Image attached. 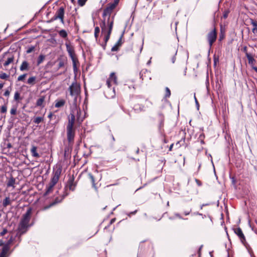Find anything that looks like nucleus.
Masks as SVG:
<instances>
[{
	"mask_svg": "<svg viewBox=\"0 0 257 257\" xmlns=\"http://www.w3.org/2000/svg\"><path fill=\"white\" fill-rule=\"evenodd\" d=\"M117 0L114 1L113 3L108 4L103 10V20L100 23V26L102 33L105 35L104 38V44L102 45L104 49H105L107 42L109 39L112 32L114 16L111 17V14L117 5Z\"/></svg>",
	"mask_w": 257,
	"mask_h": 257,
	"instance_id": "f257e3e1",
	"label": "nucleus"
},
{
	"mask_svg": "<svg viewBox=\"0 0 257 257\" xmlns=\"http://www.w3.org/2000/svg\"><path fill=\"white\" fill-rule=\"evenodd\" d=\"M62 172V168L60 167H57L53 173V177H52L50 182L47 188L46 191L44 195H48L53 190L54 186L59 181L60 176Z\"/></svg>",
	"mask_w": 257,
	"mask_h": 257,
	"instance_id": "f03ea898",
	"label": "nucleus"
},
{
	"mask_svg": "<svg viewBox=\"0 0 257 257\" xmlns=\"http://www.w3.org/2000/svg\"><path fill=\"white\" fill-rule=\"evenodd\" d=\"M75 113L76 114V121L79 124H80L83 119L80 118L81 111L80 109L76 108L71 111L68 116V121L67 126H74L75 121Z\"/></svg>",
	"mask_w": 257,
	"mask_h": 257,
	"instance_id": "7ed1b4c3",
	"label": "nucleus"
},
{
	"mask_svg": "<svg viewBox=\"0 0 257 257\" xmlns=\"http://www.w3.org/2000/svg\"><path fill=\"white\" fill-rule=\"evenodd\" d=\"M65 45L69 56L72 61L73 71L74 72H77V67L78 66H79L80 64L77 56L75 53L74 47L68 43H66Z\"/></svg>",
	"mask_w": 257,
	"mask_h": 257,
	"instance_id": "20e7f679",
	"label": "nucleus"
},
{
	"mask_svg": "<svg viewBox=\"0 0 257 257\" xmlns=\"http://www.w3.org/2000/svg\"><path fill=\"white\" fill-rule=\"evenodd\" d=\"M12 240V238L6 243H4L3 241L0 242V246H2L1 252L0 253V257H8L10 255V245Z\"/></svg>",
	"mask_w": 257,
	"mask_h": 257,
	"instance_id": "39448f33",
	"label": "nucleus"
},
{
	"mask_svg": "<svg viewBox=\"0 0 257 257\" xmlns=\"http://www.w3.org/2000/svg\"><path fill=\"white\" fill-rule=\"evenodd\" d=\"M64 14H65V7L63 6L60 7L56 12L55 15L51 19V21H55L58 19L60 20V22L62 24H64Z\"/></svg>",
	"mask_w": 257,
	"mask_h": 257,
	"instance_id": "423d86ee",
	"label": "nucleus"
},
{
	"mask_svg": "<svg viewBox=\"0 0 257 257\" xmlns=\"http://www.w3.org/2000/svg\"><path fill=\"white\" fill-rule=\"evenodd\" d=\"M69 90L70 95L72 96H74L75 99H76L78 95L80 93V86L76 81H74L69 86Z\"/></svg>",
	"mask_w": 257,
	"mask_h": 257,
	"instance_id": "0eeeda50",
	"label": "nucleus"
},
{
	"mask_svg": "<svg viewBox=\"0 0 257 257\" xmlns=\"http://www.w3.org/2000/svg\"><path fill=\"white\" fill-rule=\"evenodd\" d=\"M217 36V32L215 28L210 31L206 36V39L208 42L209 48H211L213 43L216 41Z\"/></svg>",
	"mask_w": 257,
	"mask_h": 257,
	"instance_id": "6e6552de",
	"label": "nucleus"
},
{
	"mask_svg": "<svg viewBox=\"0 0 257 257\" xmlns=\"http://www.w3.org/2000/svg\"><path fill=\"white\" fill-rule=\"evenodd\" d=\"M234 233L238 236L239 239L243 245L247 249H249L250 246L247 243L246 239L244 234L243 233L240 227H238L234 229Z\"/></svg>",
	"mask_w": 257,
	"mask_h": 257,
	"instance_id": "1a4fd4ad",
	"label": "nucleus"
},
{
	"mask_svg": "<svg viewBox=\"0 0 257 257\" xmlns=\"http://www.w3.org/2000/svg\"><path fill=\"white\" fill-rule=\"evenodd\" d=\"M76 186V183L74 182V176H70L68 179L67 184L65 187V191L64 193H66V192H68L67 189H68L69 190L74 191L75 189V187Z\"/></svg>",
	"mask_w": 257,
	"mask_h": 257,
	"instance_id": "9d476101",
	"label": "nucleus"
},
{
	"mask_svg": "<svg viewBox=\"0 0 257 257\" xmlns=\"http://www.w3.org/2000/svg\"><path fill=\"white\" fill-rule=\"evenodd\" d=\"M66 131L68 141L69 143L73 142L75 135V127L67 126Z\"/></svg>",
	"mask_w": 257,
	"mask_h": 257,
	"instance_id": "9b49d317",
	"label": "nucleus"
},
{
	"mask_svg": "<svg viewBox=\"0 0 257 257\" xmlns=\"http://www.w3.org/2000/svg\"><path fill=\"white\" fill-rule=\"evenodd\" d=\"M69 194L68 192H66V193H64L62 196L57 197L55 198L54 200L50 204L47 206H45L44 207V210L48 209L50 207L56 205L58 203H59L62 201L64 198L67 196Z\"/></svg>",
	"mask_w": 257,
	"mask_h": 257,
	"instance_id": "f8f14e48",
	"label": "nucleus"
},
{
	"mask_svg": "<svg viewBox=\"0 0 257 257\" xmlns=\"http://www.w3.org/2000/svg\"><path fill=\"white\" fill-rule=\"evenodd\" d=\"M28 227L29 224L20 222L19 224L17 236L20 238L23 234L27 231Z\"/></svg>",
	"mask_w": 257,
	"mask_h": 257,
	"instance_id": "ddd939ff",
	"label": "nucleus"
},
{
	"mask_svg": "<svg viewBox=\"0 0 257 257\" xmlns=\"http://www.w3.org/2000/svg\"><path fill=\"white\" fill-rule=\"evenodd\" d=\"M155 120L158 121V128L160 131H162L163 130L164 125V116L162 113H159L157 115Z\"/></svg>",
	"mask_w": 257,
	"mask_h": 257,
	"instance_id": "4468645a",
	"label": "nucleus"
},
{
	"mask_svg": "<svg viewBox=\"0 0 257 257\" xmlns=\"http://www.w3.org/2000/svg\"><path fill=\"white\" fill-rule=\"evenodd\" d=\"M32 209L29 208L22 217L20 222L29 224L31 219Z\"/></svg>",
	"mask_w": 257,
	"mask_h": 257,
	"instance_id": "2eb2a0df",
	"label": "nucleus"
},
{
	"mask_svg": "<svg viewBox=\"0 0 257 257\" xmlns=\"http://www.w3.org/2000/svg\"><path fill=\"white\" fill-rule=\"evenodd\" d=\"M150 75L151 72L147 69H142L140 72V78L142 79V80H151V77Z\"/></svg>",
	"mask_w": 257,
	"mask_h": 257,
	"instance_id": "dca6fc26",
	"label": "nucleus"
},
{
	"mask_svg": "<svg viewBox=\"0 0 257 257\" xmlns=\"http://www.w3.org/2000/svg\"><path fill=\"white\" fill-rule=\"evenodd\" d=\"M123 37V34H122L116 42V43L111 48V51L115 52L118 50L119 48L121 46L123 42H122V38Z\"/></svg>",
	"mask_w": 257,
	"mask_h": 257,
	"instance_id": "f3484780",
	"label": "nucleus"
},
{
	"mask_svg": "<svg viewBox=\"0 0 257 257\" xmlns=\"http://www.w3.org/2000/svg\"><path fill=\"white\" fill-rule=\"evenodd\" d=\"M246 58H247L248 64L251 66L252 69H253V67H255L254 65L256 60L254 59L251 54L249 53H246Z\"/></svg>",
	"mask_w": 257,
	"mask_h": 257,
	"instance_id": "a211bd4d",
	"label": "nucleus"
},
{
	"mask_svg": "<svg viewBox=\"0 0 257 257\" xmlns=\"http://www.w3.org/2000/svg\"><path fill=\"white\" fill-rule=\"evenodd\" d=\"M20 69L21 71H26V70H29V63L26 61H24L20 68Z\"/></svg>",
	"mask_w": 257,
	"mask_h": 257,
	"instance_id": "6ab92c4d",
	"label": "nucleus"
},
{
	"mask_svg": "<svg viewBox=\"0 0 257 257\" xmlns=\"http://www.w3.org/2000/svg\"><path fill=\"white\" fill-rule=\"evenodd\" d=\"M88 176L92 184L93 188L95 189V190L96 192H98V188L96 187V184L95 183V179H94V176L91 173H89L88 174Z\"/></svg>",
	"mask_w": 257,
	"mask_h": 257,
	"instance_id": "aec40b11",
	"label": "nucleus"
},
{
	"mask_svg": "<svg viewBox=\"0 0 257 257\" xmlns=\"http://www.w3.org/2000/svg\"><path fill=\"white\" fill-rule=\"evenodd\" d=\"M250 24L253 26V29L252 30V33L255 35H257V22L252 19H250Z\"/></svg>",
	"mask_w": 257,
	"mask_h": 257,
	"instance_id": "412c9836",
	"label": "nucleus"
},
{
	"mask_svg": "<svg viewBox=\"0 0 257 257\" xmlns=\"http://www.w3.org/2000/svg\"><path fill=\"white\" fill-rule=\"evenodd\" d=\"M12 202L9 197H6L3 201V206L4 207H6L7 206L11 205Z\"/></svg>",
	"mask_w": 257,
	"mask_h": 257,
	"instance_id": "4be33fe9",
	"label": "nucleus"
},
{
	"mask_svg": "<svg viewBox=\"0 0 257 257\" xmlns=\"http://www.w3.org/2000/svg\"><path fill=\"white\" fill-rule=\"evenodd\" d=\"M37 147L33 146L31 149V152L32 153V155L33 157H35V158H39V157H40V155L37 152Z\"/></svg>",
	"mask_w": 257,
	"mask_h": 257,
	"instance_id": "5701e85b",
	"label": "nucleus"
},
{
	"mask_svg": "<svg viewBox=\"0 0 257 257\" xmlns=\"http://www.w3.org/2000/svg\"><path fill=\"white\" fill-rule=\"evenodd\" d=\"M45 101V96H43L39 98L36 102V106L43 107L44 106L43 105Z\"/></svg>",
	"mask_w": 257,
	"mask_h": 257,
	"instance_id": "b1692460",
	"label": "nucleus"
},
{
	"mask_svg": "<svg viewBox=\"0 0 257 257\" xmlns=\"http://www.w3.org/2000/svg\"><path fill=\"white\" fill-rule=\"evenodd\" d=\"M108 78L111 81V82L113 83H114L115 84H117V77L114 72L111 73L110 74L109 77Z\"/></svg>",
	"mask_w": 257,
	"mask_h": 257,
	"instance_id": "393cba45",
	"label": "nucleus"
},
{
	"mask_svg": "<svg viewBox=\"0 0 257 257\" xmlns=\"http://www.w3.org/2000/svg\"><path fill=\"white\" fill-rule=\"evenodd\" d=\"M134 109L135 110L138 111H144L145 110V106L144 105L141 104H136L134 105Z\"/></svg>",
	"mask_w": 257,
	"mask_h": 257,
	"instance_id": "a878e982",
	"label": "nucleus"
},
{
	"mask_svg": "<svg viewBox=\"0 0 257 257\" xmlns=\"http://www.w3.org/2000/svg\"><path fill=\"white\" fill-rule=\"evenodd\" d=\"M22 99V98L20 96V93L18 91L15 92L14 95V100L17 102H20Z\"/></svg>",
	"mask_w": 257,
	"mask_h": 257,
	"instance_id": "bb28decb",
	"label": "nucleus"
},
{
	"mask_svg": "<svg viewBox=\"0 0 257 257\" xmlns=\"http://www.w3.org/2000/svg\"><path fill=\"white\" fill-rule=\"evenodd\" d=\"M65 103V101L63 99H61V100L57 101L56 102V103L55 104V106L56 107L59 108V107L64 106Z\"/></svg>",
	"mask_w": 257,
	"mask_h": 257,
	"instance_id": "cd10ccee",
	"label": "nucleus"
},
{
	"mask_svg": "<svg viewBox=\"0 0 257 257\" xmlns=\"http://www.w3.org/2000/svg\"><path fill=\"white\" fill-rule=\"evenodd\" d=\"M15 184V179L12 177L8 181V182L7 183V186L8 187H13V188H14Z\"/></svg>",
	"mask_w": 257,
	"mask_h": 257,
	"instance_id": "c85d7f7f",
	"label": "nucleus"
},
{
	"mask_svg": "<svg viewBox=\"0 0 257 257\" xmlns=\"http://www.w3.org/2000/svg\"><path fill=\"white\" fill-rule=\"evenodd\" d=\"M44 121V117L42 116H38L34 118L33 122L36 124H39Z\"/></svg>",
	"mask_w": 257,
	"mask_h": 257,
	"instance_id": "c756f323",
	"label": "nucleus"
},
{
	"mask_svg": "<svg viewBox=\"0 0 257 257\" xmlns=\"http://www.w3.org/2000/svg\"><path fill=\"white\" fill-rule=\"evenodd\" d=\"M59 36L63 38H66L67 37V33L65 30H61L59 32Z\"/></svg>",
	"mask_w": 257,
	"mask_h": 257,
	"instance_id": "7c9ffc66",
	"label": "nucleus"
},
{
	"mask_svg": "<svg viewBox=\"0 0 257 257\" xmlns=\"http://www.w3.org/2000/svg\"><path fill=\"white\" fill-rule=\"evenodd\" d=\"M14 56H11L8 58L7 60L4 63V66H8L10 63H12L14 61Z\"/></svg>",
	"mask_w": 257,
	"mask_h": 257,
	"instance_id": "2f4dec72",
	"label": "nucleus"
},
{
	"mask_svg": "<svg viewBox=\"0 0 257 257\" xmlns=\"http://www.w3.org/2000/svg\"><path fill=\"white\" fill-rule=\"evenodd\" d=\"M36 77L34 76L30 77L27 81V83L31 85H34L35 84Z\"/></svg>",
	"mask_w": 257,
	"mask_h": 257,
	"instance_id": "473e14b6",
	"label": "nucleus"
},
{
	"mask_svg": "<svg viewBox=\"0 0 257 257\" xmlns=\"http://www.w3.org/2000/svg\"><path fill=\"white\" fill-rule=\"evenodd\" d=\"M45 56L44 55H40L37 60V65H39L40 64H41L44 60L45 59Z\"/></svg>",
	"mask_w": 257,
	"mask_h": 257,
	"instance_id": "72a5a7b5",
	"label": "nucleus"
},
{
	"mask_svg": "<svg viewBox=\"0 0 257 257\" xmlns=\"http://www.w3.org/2000/svg\"><path fill=\"white\" fill-rule=\"evenodd\" d=\"M171 95V91L170 89L168 87L165 88V98H169L170 97Z\"/></svg>",
	"mask_w": 257,
	"mask_h": 257,
	"instance_id": "f704fd0d",
	"label": "nucleus"
},
{
	"mask_svg": "<svg viewBox=\"0 0 257 257\" xmlns=\"http://www.w3.org/2000/svg\"><path fill=\"white\" fill-rule=\"evenodd\" d=\"M205 138V135L203 133L200 135L198 140L200 142L201 144H204L205 142L204 141V139Z\"/></svg>",
	"mask_w": 257,
	"mask_h": 257,
	"instance_id": "c9c22d12",
	"label": "nucleus"
},
{
	"mask_svg": "<svg viewBox=\"0 0 257 257\" xmlns=\"http://www.w3.org/2000/svg\"><path fill=\"white\" fill-rule=\"evenodd\" d=\"M27 76V74H24L19 76L18 78V81H23L25 80L26 77Z\"/></svg>",
	"mask_w": 257,
	"mask_h": 257,
	"instance_id": "e433bc0d",
	"label": "nucleus"
},
{
	"mask_svg": "<svg viewBox=\"0 0 257 257\" xmlns=\"http://www.w3.org/2000/svg\"><path fill=\"white\" fill-rule=\"evenodd\" d=\"M7 111V106L6 104L3 105L1 109V112L2 113H6Z\"/></svg>",
	"mask_w": 257,
	"mask_h": 257,
	"instance_id": "4c0bfd02",
	"label": "nucleus"
},
{
	"mask_svg": "<svg viewBox=\"0 0 257 257\" xmlns=\"http://www.w3.org/2000/svg\"><path fill=\"white\" fill-rule=\"evenodd\" d=\"M87 0H78V4L80 7L83 6Z\"/></svg>",
	"mask_w": 257,
	"mask_h": 257,
	"instance_id": "58836bf2",
	"label": "nucleus"
},
{
	"mask_svg": "<svg viewBox=\"0 0 257 257\" xmlns=\"http://www.w3.org/2000/svg\"><path fill=\"white\" fill-rule=\"evenodd\" d=\"M9 77V75L5 73H2L0 74V78L3 79H7Z\"/></svg>",
	"mask_w": 257,
	"mask_h": 257,
	"instance_id": "ea45409f",
	"label": "nucleus"
},
{
	"mask_svg": "<svg viewBox=\"0 0 257 257\" xmlns=\"http://www.w3.org/2000/svg\"><path fill=\"white\" fill-rule=\"evenodd\" d=\"M229 13V11L228 10H225L223 12V18L224 19H226L228 16Z\"/></svg>",
	"mask_w": 257,
	"mask_h": 257,
	"instance_id": "a19ab883",
	"label": "nucleus"
},
{
	"mask_svg": "<svg viewBox=\"0 0 257 257\" xmlns=\"http://www.w3.org/2000/svg\"><path fill=\"white\" fill-rule=\"evenodd\" d=\"M10 113L12 115H15L17 113V107H13L11 108Z\"/></svg>",
	"mask_w": 257,
	"mask_h": 257,
	"instance_id": "79ce46f5",
	"label": "nucleus"
},
{
	"mask_svg": "<svg viewBox=\"0 0 257 257\" xmlns=\"http://www.w3.org/2000/svg\"><path fill=\"white\" fill-rule=\"evenodd\" d=\"M34 50H35L34 46L30 47L27 49V50L26 51L27 53H28V54L32 52L33 51H34Z\"/></svg>",
	"mask_w": 257,
	"mask_h": 257,
	"instance_id": "37998d69",
	"label": "nucleus"
},
{
	"mask_svg": "<svg viewBox=\"0 0 257 257\" xmlns=\"http://www.w3.org/2000/svg\"><path fill=\"white\" fill-rule=\"evenodd\" d=\"M112 82H111V81L108 78L107 81H106V85L107 86V87L108 88H110V87L111 86V83Z\"/></svg>",
	"mask_w": 257,
	"mask_h": 257,
	"instance_id": "c03bdc74",
	"label": "nucleus"
},
{
	"mask_svg": "<svg viewBox=\"0 0 257 257\" xmlns=\"http://www.w3.org/2000/svg\"><path fill=\"white\" fill-rule=\"evenodd\" d=\"M194 99H195V103H196V105L198 108V109H199V102L196 97V95H195V93H194Z\"/></svg>",
	"mask_w": 257,
	"mask_h": 257,
	"instance_id": "a18cd8bd",
	"label": "nucleus"
},
{
	"mask_svg": "<svg viewBox=\"0 0 257 257\" xmlns=\"http://www.w3.org/2000/svg\"><path fill=\"white\" fill-rule=\"evenodd\" d=\"M191 212V209H189L187 210H185L183 212V214L185 215H188L190 214V213Z\"/></svg>",
	"mask_w": 257,
	"mask_h": 257,
	"instance_id": "49530a36",
	"label": "nucleus"
},
{
	"mask_svg": "<svg viewBox=\"0 0 257 257\" xmlns=\"http://www.w3.org/2000/svg\"><path fill=\"white\" fill-rule=\"evenodd\" d=\"M224 38V34L221 31V33L219 35V40L221 41L222 40H223Z\"/></svg>",
	"mask_w": 257,
	"mask_h": 257,
	"instance_id": "de8ad7c7",
	"label": "nucleus"
},
{
	"mask_svg": "<svg viewBox=\"0 0 257 257\" xmlns=\"http://www.w3.org/2000/svg\"><path fill=\"white\" fill-rule=\"evenodd\" d=\"M8 232V230L6 228L4 229L1 232V236H4Z\"/></svg>",
	"mask_w": 257,
	"mask_h": 257,
	"instance_id": "09e8293b",
	"label": "nucleus"
},
{
	"mask_svg": "<svg viewBox=\"0 0 257 257\" xmlns=\"http://www.w3.org/2000/svg\"><path fill=\"white\" fill-rule=\"evenodd\" d=\"M64 66V62L63 61H60L59 62V64H58V67L59 68H61V67H62Z\"/></svg>",
	"mask_w": 257,
	"mask_h": 257,
	"instance_id": "8fccbe9b",
	"label": "nucleus"
},
{
	"mask_svg": "<svg viewBox=\"0 0 257 257\" xmlns=\"http://www.w3.org/2000/svg\"><path fill=\"white\" fill-rule=\"evenodd\" d=\"M10 92L9 90H6V91L5 92L4 95L6 96H9L10 95Z\"/></svg>",
	"mask_w": 257,
	"mask_h": 257,
	"instance_id": "3c124183",
	"label": "nucleus"
},
{
	"mask_svg": "<svg viewBox=\"0 0 257 257\" xmlns=\"http://www.w3.org/2000/svg\"><path fill=\"white\" fill-rule=\"evenodd\" d=\"M99 32H100L99 28L98 27H96L95 28L94 33L99 34Z\"/></svg>",
	"mask_w": 257,
	"mask_h": 257,
	"instance_id": "603ef678",
	"label": "nucleus"
},
{
	"mask_svg": "<svg viewBox=\"0 0 257 257\" xmlns=\"http://www.w3.org/2000/svg\"><path fill=\"white\" fill-rule=\"evenodd\" d=\"M195 181H196V182L197 184L199 186H201V185H202V183H201V182L200 180H199L198 179H195Z\"/></svg>",
	"mask_w": 257,
	"mask_h": 257,
	"instance_id": "864d4df0",
	"label": "nucleus"
},
{
	"mask_svg": "<svg viewBox=\"0 0 257 257\" xmlns=\"http://www.w3.org/2000/svg\"><path fill=\"white\" fill-rule=\"evenodd\" d=\"M137 212V210H135L134 211H132V212H130L127 215L128 216H131L132 215H134L136 214V213Z\"/></svg>",
	"mask_w": 257,
	"mask_h": 257,
	"instance_id": "5fc2aeb1",
	"label": "nucleus"
},
{
	"mask_svg": "<svg viewBox=\"0 0 257 257\" xmlns=\"http://www.w3.org/2000/svg\"><path fill=\"white\" fill-rule=\"evenodd\" d=\"M175 215L176 217H177V218H178L179 219H183V217L181 216V215L179 213H175Z\"/></svg>",
	"mask_w": 257,
	"mask_h": 257,
	"instance_id": "6e6d98bb",
	"label": "nucleus"
},
{
	"mask_svg": "<svg viewBox=\"0 0 257 257\" xmlns=\"http://www.w3.org/2000/svg\"><path fill=\"white\" fill-rule=\"evenodd\" d=\"M243 51L245 53V56L246 57V53H248L247 51V47H244L243 48Z\"/></svg>",
	"mask_w": 257,
	"mask_h": 257,
	"instance_id": "4d7b16f0",
	"label": "nucleus"
},
{
	"mask_svg": "<svg viewBox=\"0 0 257 257\" xmlns=\"http://www.w3.org/2000/svg\"><path fill=\"white\" fill-rule=\"evenodd\" d=\"M53 114L52 113V112H50L48 116V118H49L50 119H51L52 116H53Z\"/></svg>",
	"mask_w": 257,
	"mask_h": 257,
	"instance_id": "13d9d810",
	"label": "nucleus"
},
{
	"mask_svg": "<svg viewBox=\"0 0 257 257\" xmlns=\"http://www.w3.org/2000/svg\"><path fill=\"white\" fill-rule=\"evenodd\" d=\"M176 60V57L175 56H173L172 58V62L173 63H174Z\"/></svg>",
	"mask_w": 257,
	"mask_h": 257,
	"instance_id": "bf43d9fd",
	"label": "nucleus"
},
{
	"mask_svg": "<svg viewBox=\"0 0 257 257\" xmlns=\"http://www.w3.org/2000/svg\"><path fill=\"white\" fill-rule=\"evenodd\" d=\"M115 218H113V219H111L109 224H112L113 223H114L115 222Z\"/></svg>",
	"mask_w": 257,
	"mask_h": 257,
	"instance_id": "052dcab7",
	"label": "nucleus"
},
{
	"mask_svg": "<svg viewBox=\"0 0 257 257\" xmlns=\"http://www.w3.org/2000/svg\"><path fill=\"white\" fill-rule=\"evenodd\" d=\"M98 35H99V34L94 33V37H95L96 40L97 39V38L98 37Z\"/></svg>",
	"mask_w": 257,
	"mask_h": 257,
	"instance_id": "680f3d73",
	"label": "nucleus"
},
{
	"mask_svg": "<svg viewBox=\"0 0 257 257\" xmlns=\"http://www.w3.org/2000/svg\"><path fill=\"white\" fill-rule=\"evenodd\" d=\"M173 146V144H172L170 146V148H169V151H172V149Z\"/></svg>",
	"mask_w": 257,
	"mask_h": 257,
	"instance_id": "e2e57ef3",
	"label": "nucleus"
},
{
	"mask_svg": "<svg viewBox=\"0 0 257 257\" xmlns=\"http://www.w3.org/2000/svg\"><path fill=\"white\" fill-rule=\"evenodd\" d=\"M7 147L10 148H11L12 147V145L10 143H9L8 144H7Z\"/></svg>",
	"mask_w": 257,
	"mask_h": 257,
	"instance_id": "0e129e2a",
	"label": "nucleus"
},
{
	"mask_svg": "<svg viewBox=\"0 0 257 257\" xmlns=\"http://www.w3.org/2000/svg\"><path fill=\"white\" fill-rule=\"evenodd\" d=\"M257 73V67H253V69Z\"/></svg>",
	"mask_w": 257,
	"mask_h": 257,
	"instance_id": "69168bd1",
	"label": "nucleus"
},
{
	"mask_svg": "<svg viewBox=\"0 0 257 257\" xmlns=\"http://www.w3.org/2000/svg\"><path fill=\"white\" fill-rule=\"evenodd\" d=\"M3 86H4V84L0 83V90L3 87Z\"/></svg>",
	"mask_w": 257,
	"mask_h": 257,
	"instance_id": "338daca9",
	"label": "nucleus"
},
{
	"mask_svg": "<svg viewBox=\"0 0 257 257\" xmlns=\"http://www.w3.org/2000/svg\"><path fill=\"white\" fill-rule=\"evenodd\" d=\"M205 205H207V204H202L201 206V209H202L203 206H205Z\"/></svg>",
	"mask_w": 257,
	"mask_h": 257,
	"instance_id": "774afa93",
	"label": "nucleus"
}]
</instances>
